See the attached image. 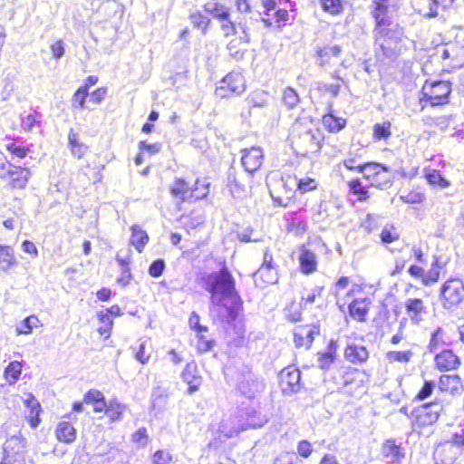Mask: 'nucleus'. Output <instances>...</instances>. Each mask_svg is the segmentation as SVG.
<instances>
[{"label": "nucleus", "instance_id": "1", "mask_svg": "<svg viewBox=\"0 0 464 464\" xmlns=\"http://www.w3.org/2000/svg\"><path fill=\"white\" fill-rule=\"evenodd\" d=\"M203 287L210 294L213 306H220L226 310L221 321L231 324L237 318L243 302L236 289V280L227 266L224 265L219 271L204 274Z\"/></svg>", "mask_w": 464, "mask_h": 464}, {"label": "nucleus", "instance_id": "2", "mask_svg": "<svg viewBox=\"0 0 464 464\" xmlns=\"http://www.w3.org/2000/svg\"><path fill=\"white\" fill-rule=\"evenodd\" d=\"M387 0L375 1L374 53L379 60L394 61L401 53L402 28L392 19Z\"/></svg>", "mask_w": 464, "mask_h": 464}, {"label": "nucleus", "instance_id": "3", "mask_svg": "<svg viewBox=\"0 0 464 464\" xmlns=\"http://www.w3.org/2000/svg\"><path fill=\"white\" fill-rule=\"evenodd\" d=\"M450 92L451 85L450 82L426 81L419 97L420 111H423L428 104L435 107L448 103Z\"/></svg>", "mask_w": 464, "mask_h": 464}, {"label": "nucleus", "instance_id": "4", "mask_svg": "<svg viewBox=\"0 0 464 464\" xmlns=\"http://www.w3.org/2000/svg\"><path fill=\"white\" fill-rule=\"evenodd\" d=\"M246 90V81L240 72L227 74L216 88L215 94L221 99L239 95Z\"/></svg>", "mask_w": 464, "mask_h": 464}, {"label": "nucleus", "instance_id": "5", "mask_svg": "<svg viewBox=\"0 0 464 464\" xmlns=\"http://www.w3.org/2000/svg\"><path fill=\"white\" fill-rule=\"evenodd\" d=\"M322 137L318 131L314 133L311 130L294 136L292 144L297 154L307 156L310 153L318 152L321 149Z\"/></svg>", "mask_w": 464, "mask_h": 464}, {"label": "nucleus", "instance_id": "6", "mask_svg": "<svg viewBox=\"0 0 464 464\" xmlns=\"http://www.w3.org/2000/svg\"><path fill=\"white\" fill-rule=\"evenodd\" d=\"M440 299L444 308L450 309L464 299V284L459 279L446 281L440 289Z\"/></svg>", "mask_w": 464, "mask_h": 464}, {"label": "nucleus", "instance_id": "7", "mask_svg": "<svg viewBox=\"0 0 464 464\" xmlns=\"http://www.w3.org/2000/svg\"><path fill=\"white\" fill-rule=\"evenodd\" d=\"M198 181L195 183V188H191L189 185L181 178H176L169 187L171 196L178 201V204L194 198L195 200L207 196L208 188H204V191L198 193Z\"/></svg>", "mask_w": 464, "mask_h": 464}, {"label": "nucleus", "instance_id": "8", "mask_svg": "<svg viewBox=\"0 0 464 464\" xmlns=\"http://www.w3.org/2000/svg\"><path fill=\"white\" fill-rule=\"evenodd\" d=\"M238 391L247 398H254L265 389V383L250 370L242 372L237 379Z\"/></svg>", "mask_w": 464, "mask_h": 464}, {"label": "nucleus", "instance_id": "9", "mask_svg": "<svg viewBox=\"0 0 464 464\" xmlns=\"http://www.w3.org/2000/svg\"><path fill=\"white\" fill-rule=\"evenodd\" d=\"M0 178L6 179L11 188L24 189L31 178V171L27 168L8 164L6 172H0Z\"/></svg>", "mask_w": 464, "mask_h": 464}, {"label": "nucleus", "instance_id": "10", "mask_svg": "<svg viewBox=\"0 0 464 464\" xmlns=\"http://www.w3.org/2000/svg\"><path fill=\"white\" fill-rule=\"evenodd\" d=\"M342 49L339 45H325L323 47H316V63L324 70L334 65L341 54Z\"/></svg>", "mask_w": 464, "mask_h": 464}, {"label": "nucleus", "instance_id": "11", "mask_svg": "<svg viewBox=\"0 0 464 464\" xmlns=\"http://www.w3.org/2000/svg\"><path fill=\"white\" fill-rule=\"evenodd\" d=\"M241 163L245 170L253 173L256 171L263 163L264 153L260 147H251L241 150Z\"/></svg>", "mask_w": 464, "mask_h": 464}, {"label": "nucleus", "instance_id": "12", "mask_svg": "<svg viewBox=\"0 0 464 464\" xmlns=\"http://www.w3.org/2000/svg\"><path fill=\"white\" fill-rule=\"evenodd\" d=\"M301 372L295 367H287L280 373V384L285 393L296 392L301 388Z\"/></svg>", "mask_w": 464, "mask_h": 464}, {"label": "nucleus", "instance_id": "13", "mask_svg": "<svg viewBox=\"0 0 464 464\" xmlns=\"http://www.w3.org/2000/svg\"><path fill=\"white\" fill-rule=\"evenodd\" d=\"M245 430L246 428L239 424V420L237 417L231 416L223 419L217 430V440L221 442L226 441Z\"/></svg>", "mask_w": 464, "mask_h": 464}, {"label": "nucleus", "instance_id": "14", "mask_svg": "<svg viewBox=\"0 0 464 464\" xmlns=\"http://www.w3.org/2000/svg\"><path fill=\"white\" fill-rule=\"evenodd\" d=\"M27 448V441L21 433L8 438L4 444V457L18 458L24 457Z\"/></svg>", "mask_w": 464, "mask_h": 464}, {"label": "nucleus", "instance_id": "15", "mask_svg": "<svg viewBox=\"0 0 464 464\" xmlns=\"http://www.w3.org/2000/svg\"><path fill=\"white\" fill-rule=\"evenodd\" d=\"M182 380L188 385V393L197 392L201 385L202 378L198 373L195 362H188L181 373Z\"/></svg>", "mask_w": 464, "mask_h": 464}, {"label": "nucleus", "instance_id": "16", "mask_svg": "<svg viewBox=\"0 0 464 464\" xmlns=\"http://www.w3.org/2000/svg\"><path fill=\"white\" fill-rule=\"evenodd\" d=\"M435 363L440 371H451L459 366L460 361L451 350H444L435 356Z\"/></svg>", "mask_w": 464, "mask_h": 464}, {"label": "nucleus", "instance_id": "17", "mask_svg": "<svg viewBox=\"0 0 464 464\" xmlns=\"http://www.w3.org/2000/svg\"><path fill=\"white\" fill-rule=\"evenodd\" d=\"M227 187L235 198H243L247 194L246 186L241 182L235 169L230 168L227 172Z\"/></svg>", "mask_w": 464, "mask_h": 464}, {"label": "nucleus", "instance_id": "18", "mask_svg": "<svg viewBox=\"0 0 464 464\" xmlns=\"http://www.w3.org/2000/svg\"><path fill=\"white\" fill-rule=\"evenodd\" d=\"M404 307L410 319L417 324L422 320V315L426 312L424 302L420 298H408Z\"/></svg>", "mask_w": 464, "mask_h": 464}, {"label": "nucleus", "instance_id": "19", "mask_svg": "<svg viewBox=\"0 0 464 464\" xmlns=\"http://www.w3.org/2000/svg\"><path fill=\"white\" fill-rule=\"evenodd\" d=\"M382 451L389 463H400L404 458L403 450L394 440H386L382 445Z\"/></svg>", "mask_w": 464, "mask_h": 464}, {"label": "nucleus", "instance_id": "20", "mask_svg": "<svg viewBox=\"0 0 464 464\" xmlns=\"http://www.w3.org/2000/svg\"><path fill=\"white\" fill-rule=\"evenodd\" d=\"M344 357L352 363H362L369 358V353L364 346L349 344L344 351Z\"/></svg>", "mask_w": 464, "mask_h": 464}, {"label": "nucleus", "instance_id": "21", "mask_svg": "<svg viewBox=\"0 0 464 464\" xmlns=\"http://www.w3.org/2000/svg\"><path fill=\"white\" fill-rule=\"evenodd\" d=\"M257 274L268 284L276 282V273L273 266V256L268 251L264 253L263 264L258 269Z\"/></svg>", "mask_w": 464, "mask_h": 464}, {"label": "nucleus", "instance_id": "22", "mask_svg": "<svg viewBox=\"0 0 464 464\" xmlns=\"http://www.w3.org/2000/svg\"><path fill=\"white\" fill-rule=\"evenodd\" d=\"M203 8L207 14L212 15L213 18L218 19L219 22L227 20L230 14L229 8L216 0L206 3Z\"/></svg>", "mask_w": 464, "mask_h": 464}, {"label": "nucleus", "instance_id": "23", "mask_svg": "<svg viewBox=\"0 0 464 464\" xmlns=\"http://www.w3.org/2000/svg\"><path fill=\"white\" fill-rule=\"evenodd\" d=\"M439 388L442 392H449L451 394H455L462 388L461 379L457 374L442 375L439 381Z\"/></svg>", "mask_w": 464, "mask_h": 464}, {"label": "nucleus", "instance_id": "24", "mask_svg": "<svg viewBox=\"0 0 464 464\" xmlns=\"http://www.w3.org/2000/svg\"><path fill=\"white\" fill-rule=\"evenodd\" d=\"M420 2L419 13L427 17H435L438 14L439 6L450 5L452 0H420Z\"/></svg>", "mask_w": 464, "mask_h": 464}, {"label": "nucleus", "instance_id": "25", "mask_svg": "<svg viewBox=\"0 0 464 464\" xmlns=\"http://www.w3.org/2000/svg\"><path fill=\"white\" fill-rule=\"evenodd\" d=\"M416 422L419 426L424 427L434 424L438 420V415L433 412L429 403L423 404L416 411Z\"/></svg>", "mask_w": 464, "mask_h": 464}, {"label": "nucleus", "instance_id": "26", "mask_svg": "<svg viewBox=\"0 0 464 464\" xmlns=\"http://www.w3.org/2000/svg\"><path fill=\"white\" fill-rule=\"evenodd\" d=\"M56 438L63 443H72L76 439V430L68 421H62L56 428Z\"/></svg>", "mask_w": 464, "mask_h": 464}, {"label": "nucleus", "instance_id": "27", "mask_svg": "<svg viewBox=\"0 0 464 464\" xmlns=\"http://www.w3.org/2000/svg\"><path fill=\"white\" fill-rule=\"evenodd\" d=\"M16 264L14 249L9 246L0 245V269L3 272H8Z\"/></svg>", "mask_w": 464, "mask_h": 464}, {"label": "nucleus", "instance_id": "28", "mask_svg": "<svg viewBox=\"0 0 464 464\" xmlns=\"http://www.w3.org/2000/svg\"><path fill=\"white\" fill-rule=\"evenodd\" d=\"M149 241V236L140 226L131 227L130 244L139 253H141Z\"/></svg>", "mask_w": 464, "mask_h": 464}, {"label": "nucleus", "instance_id": "29", "mask_svg": "<svg viewBox=\"0 0 464 464\" xmlns=\"http://www.w3.org/2000/svg\"><path fill=\"white\" fill-rule=\"evenodd\" d=\"M300 267L303 273L310 274L315 271L317 262L315 255L308 250L304 248L299 256Z\"/></svg>", "mask_w": 464, "mask_h": 464}, {"label": "nucleus", "instance_id": "30", "mask_svg": "<svg viewBox=\"0 0 464 464\" xmlns=\"http://www.w3.org/2000/svg\"><path fill=\"white\" fill-rule=\"evenodd\" d=\"M392 185V174L391 169L387 166H383L376 176L372 179L371 186L380 189H387Z\"/></svg>", "mask_w": 464, "mask_h": 464}, {"label": "nucleus", "instance_id": "31", "mask_svg": "<svg viewBox=\"0 0 464 464\" xmlns=\"http://www.w3.org/2000/svg\"><path fill=\"white\" fill-rule=\"evenodd\" d=\"M368 312L366 299H356L349 304V313L354 319L363 322Z\"/></svg>", "mask_w": 464, "mask_h": 464}, {"label": "nucleus", "instance_id": "32", "mask_svg": "<svg viewBox=\"0 0 464 464\" xmlns=\"http://www.w3.org/2000/svg\"><path fill=\"white\" fill-rule=\"evenodd\" d=\"M68 141L71 148L72 154L78 159L83 157L87 150V146L81 143L78 140V134L72 129L68 133Z\"/></svg>", "mask_w": 464, "mask_h": 464}, {"label": "nucleus", "instance_id": "33", "mask_svg": "<svg viewBox=\"0 0 464 464\" xmlns=\"http://www.w3.org/2000/svg\"><path fill=\"white\" fill-rule=\"evenodd\" d=\"M323 123L330 132H338L345 127L346 121L330 112L323 117Z\"/></svg>", "mask_w": 464, "mask_h": 464}, {"label": "nucleus", "instance_id": "34", "mask_svg": "<svg viewBox=\"0 0 464 464\" xmlns=\"http://www.w3.org/2000/svg\"><path fill=\"white\" fill-rule=\"evenodd\" d=\"M189 20L193 26L201 31L202 34H206L210 25V19L201 14L199 11L193 12L189 14Z\"/></svg>", "mask_w": 464, "mask_h": 464}, {"label": "nucleus", "instance_id": "35", "mask_svg": "<svg viewBox=\"0 0 464 464\" xmlns=\"http://www.w3.org/2000/svg\"><path fill=\"white\" fill-rule=\"evenodd\" d=\"M383 165L375 162L363 163L362 166L359 167V172L363 175V178L372 183V179L378 176L379 171Z\"/></svg>", "mask_w": 464, "mask_h": 464}, {"label": "nucleus", "instance_id": "36", "mask_svg": "<svg viewBox=\"0 0 464 464\" xmlns=\"http://www.w3.org/2000/svg\"><path fill=\"white\" fill-rule=\"evenodd\" d=\"M448 343L445 332L440 327H438L431 334L429 349L433 353Z\"/></svg>", "mask_w": 464, "mask_h": 464}, {"label": "nucleus", "instance_id": "37", "mask_svg": "<svg viewBox=\"0 0 464 464\" xmlns=\"http://www.w3.org/2000/svg\"><path fill=\"white\" fill-rule=\"evenodd\" d=\"M441 266L439 263V258L434 257V261L431 264V268L428 272H424L422 284L424 285H430L436 283L440 277V270Z\"/></svg>", "mask_w": 464, "mask_h": 464}, {"label": "nucleus", "instance_id": "38", "mask_svg": "<svg viewBox=\"0 0 464 464\" xmlns=\"http://www.w3.org/2000/svg\"><path fill=\"white\" fill-rule=\"evenodd\" d=\"M22 364L17 361L11 362L5 370V378L10 383H14L20 377Z\"/></svg>", "mask_w": 464, "mask_h": 464}, {"label": "nucleus", "instance_id": "39", "mask_svg": "<svg viewBox=\"0 0 464 464\" xmlns=\"http://www.w3.org/2000/svg\"><path fill=\"white\" fill-rule=\"evenodd\" d=\"M89 95L88 92V84H84L81 86L73 94L72 100V105L74 108L84 109L85 102Z\"/></svg>", "mask_w": 464, "mask_h": 464}, {"label": "nucleus", "instance_id": "40", "mask_svg": "<svg viewBox=\"0 0 464 464\" xmlns=\"http://www.w3.org/2000/svg\"><path fill=\"white\" fill-rule=\"evenodd\" d=\"M124 409L125 407L117 401H111L105 413L111 420L115 421L121 419Z\"/></svg>", "mask_w": 464, "mask_h": 464}, {"label": "nucleus", "instance_id": "41", "mask_svg": "<svg viewBox=\"0 0 464 464\" xmlns=\"http://www.w3.org/2000/svg\"><path fill=\"white\" fill-rule=\"evenodd\" d=\"M391 127L390 121H384L382 123H376L373 126V138L376 140H387L391 137Z\"/></svg>", "mask_w": 464, "mask_h": 464}, {"label": "nucleus", "instance_id": "42", "mask_svg": "<svg viewBox=\"0 0 464 464\" xmlns=\"http://www.w3.org/2000/svg\"><path fill=\"white\" fill-rule=\"evenodd\" d=\"M320 3L324 12L334 15L341 14L343 10L342 0H320Z\"/></svg>", "mask_w": 464, "mask_h": 464}, {"label": "nucleus", "instance_id": "43", "mask_svg": "<svg viewBox=\"0 0 464 464\" xmlns=\"http://www.w3.org/2000/svg\"><path fill=\"white\" fill-rule=\"evenodd\" d=\"M426 179L429 183L432 185H439L440 188H447L450 186V182L441 176L439 170L436 169H430L427 171Z\"/></svg>", "mask_w": 464, "mask_h": 464}, {"label": "nucleus", "instance_id": "44", "mask_svg": "<svg viewBox=\"0 0 464 464\" xmlns=\"http://www.w3.org/2000/svg\"><path fill=\"white\" fill-rule=\"evenodd\" d=\"M350 190L357 196L359 200H365L369 198V192L365 187L362 185L360 179H356L349 182Z\"/></svg>", "mask_w": 464, "mask_h": 464}, {"label": "nucleus", "instance_id": "45", "mask_svg": "<svg viewBox=\"0 0 464 464\" xmlns=\"http://www.w3.org/2000/svg\"><path fill=\"white\" fill-rule=\"evenodd\" d=\"M362 150H358L357 152L350 151L348 157L343 160V165L345 168L351 170H357L359 172V167L362 166L360 162V159L362 158V153H360Z\"/></svg>", "mask_w": 464, "mask_h": 464}, {"label": "nucleus", "instance_id": "46", "mask_svg": "<svg viewBox=\"0 0 464 464\" xmlns=\"http://www.w3.org/2000/svg\"><path fill=\"white\" fill-rule=\"evenodd\" d=\"M240 44H242L241 40L236 38L231 40L227 44L229 55L237 61L242 60L246 53V50L239 47Z\"/></svg>", "mask_w": 464, "mask_h": 464}, {"label": "nucleus", "instance_id": "47", "mask_svg": "<svg viewBox=\"0 0 464 464\" xmlns=\"http://www.w3.org/2000/svg\"><path fill=\"white\" fill-rule=\"evenodd\" d=\"M99 318L102 325L98 328V332L101 335H104L105 338H109L113 322L109 314H103L102 312L99 314Z\"/></svg>", "mask_w": 464, "mask_h": 464}, {"label": "nucleus", "instance_id": "48", "mask_svg": "<svg viewBox=\"0 0 464 464\" xmlns=\"http://www.w3.org/2000/svg\"><path fill=\"white\" fill-rule=\"evenodd\" d=\"M299 101V96L293 88L288 87L284 91L283 102L289 109L295 107Z\"/></svg>", "mask_w": 464, "mask_h": 464}, {"label": "nucleus", "instance_id": "49", "mask_svg": "<svg viewBox=\"0 0 464 464\" xmlns=\"http://www.w3.org/2000/svg\"><path fill=\"white\" fill-rule=\"evenodd\" d=\"M412 356V353L411 351L404 352H388L386 354V358L390 362H408Z\"/></svg>", "mask_w": 464, "mask_h": 464}, {"label": "nucleus", "instance_id": "50", "mask_svg": "<svg viewBox=\"0 0 464 464\" xmlns=\"http://www.w3.org/2000/svg\"><path fill=\"white\" fill-rule=\"evenodd\" d=\"M399 238V234L393 227L385 226L381 233L382 242L384 244L394 242Z\"/></svg>", "mask_w": 464, "mask_h": 464}, {"label": "nucleus", "instance_id": "51", "mask_svg": "<svg viewBox=\"0 0 464 464\" xmlns=\"http://www.w3.org/2000/svg\"><path fill=\"white\" fill-rule=\"evenodd\" d=\"M341 85L334 83L318 82L317 90L321 92H329L334 98L337 97L340 92Z\"/></svg>", "mask_w": 464, "mask_h": 464}, {"label": "nucleus", "instance_id": "52", "mask_svg": "<svg viewBox=\"0 0 464 464\" xmlns=\"http://www.w3.org/2000/svg\"><path fill=\"white\" fill-rule=\"evenodd\" d=\"M302 331L304 332L305 337V347L309 348L314 339V335L319 334V327L316 325L304 326L301 327Z\"/></svg>", "mask_w": 464, "mask_h": 464}, {"label": "nucleus", "instance_id": "53", "mask_svg": "<svg viewBox=\"0 0 464 464\" xmlns=\"http://www.w3.org/2000/svg\"><path fill=\"white\" fill-rule=\"evenodd\" d=\"M37 317L35 316H28L23 320L21 326L17 327V334H29L32 333L34 327V322H36Z\"/></svg>", "mask_w": 464, "mask_h": 464}, {"label": "nucleus", "instance_id": "54", "mask_svg": "<svg viewBox=\"0 0 464 464\" xmlns=\"http://www.w3.org/2000/svg\"><path fill=\"white\" fill-rule=\"evenodd\" d=\"M220 23V28L224 34V36L228 37L230 35L237 34V31L236 23L231 21L230 15L228 16L227 20H222Z\"/></svg>", "mask_w": 464, "mask_h": 464}, {"label": "nucleus", "instance_id": "55", "mask_svg": "<svg viewBox=\"0 0 464 464\" xmlns=\"http://www.w3.org/2000/svg\"><path fill=\"white\" fill-rule=\"evenodd\" d=\"M435 383L431 381H426L420 389V391L418 392L416 399L419 401H423L427 398H429L434 390Z\"/></svg>", "mask_w": 464, "mask_h": 464}, {"label": "nucleus", "instance_id": "56", "mask_svg": "<svg viewBox=\"0 0 464 464\" xmlns=\"http://www.w3.org/2000/svg\"><path fill=\"white\" fill-rule=\"evenodd\" d=\"M165 268V263L162 259L153 261L149 267V274L153 277H159L162 275Z\"/></svg>", "mask_w": 464, "mask_h": 464}, {"label": "nucleus", "instance_id": "57", "mask_svg": "<svg viewBox=\"0 0 464 464\" xmlns=\"http://www.w3.org/2000/svg\"><path fill=\"white\" fill-rule=\"evenodd\" d=\"M334 353L332 352L331 346H329V351L327 353L319 355V367L322 369H327L334 362Z\"/></svg>", "mask_w": 464, "mask_h": 464}, {"label": "nucleus", "instance_id": "58", "mask_svg": "<svg viewBox=\"0 0 464 464\" xmlns=\"http://www.w3.org/2000/svg\"><path fill=\"white\" fill-rule=\"evenodd\" d=\"M248 104L254 107H264L266 105V99L264 98V93L260 92H256L252 93L247 99Z\"/></svg>", "mask_w": 464, "mask_h": 464}, {"label": "nucleus", "instance_id": "59", "mask_svg": "<svg viewBox=\"0 0 464 464\" xmlns=\"http://www.w3.org/2000/svg\"><path fill=\"white\" fill-rule=\"evenodd\" d=\"M298 189L303 192L310 191L316 188V181L313 179H302L296 182Z\"/></svg>", "mask_w": 464, "mask_h": 464}, {"label": "nucleus", "instance_id": "60", "mask_svg": "<svg viewBox=\"0 0 464 464\" xmlns=\"http://www.w3.org/2000/svg\"><path fill=\"white\" fill-rule=\"evenodd\" d=\"M214 342L208 340L202 334H198V349L201 353H207L213 348Z\"/></svg>", "mask_w": 464, "mask_h": 464}, {"label": "nucleus", "instance_id": "61", "mask_svg": "<svg viewBox=\"0 0 464 464\" xmlns=\"http://www.w3.org/2000/svg\"><path fill=\"white\" fill-rule=\"evenodd\" d=\"M189 325L191 328L195 329L198 334L208 332V328L199 324V316L195 312H193L189 317Z\"/></svg>", "mask_w": 464, "mask_h": 464}, {"label": "nucleus", "instance_id": "62", "mask_svg": "<svg viewBox=\"0 0 464 464\" xmlns=\"http://www.w3.org/2000/svg\"><path fill=\"white\" fill-rule=\"evenodd\" d=\"M104 396L103 394L98 391V390H90L85 395H84V402L85 403H95L101 400H103Z\"/></svg>", "mask_w": 464, "mask_h": 464}, {"label": "nucleus", "instance_id": "63", "mask_svg": "<svg viewBox=\"0 0 464 464\" xmlns=\"http://www.w3.org/2000/svg\"><path fill=\"white\" fill-rule=\"evenodd\" d=\"M40 412H41V407L38 408L37 410L36 409L29 410V412L26 415V418L28 419V420L30 422V426L33 429L37 428L38 425L40 424V421H41L40 418H39Z\"/></svg>", "mask_w": 464, "mask_h": 464}, {"label": "nucleus", "instance_id": "64", "mask_svg": "<svg viewBox=\"0 0 464 464\" xmlns=\"http://www.w3.org/2000/svg\"><path fill=\"white\" fill-rule=\"evenodd\" d=\"M170 460V454L163 450H158L153 455V462L155 464H168Z\"/></svg>", "mask_w": 464, "mask_h": 464}]
</instances>
